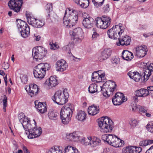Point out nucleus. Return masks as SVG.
<instances>
[{"mask_svg": "<svg viewBox=\"0 0 153 153\" xmlns=\"http://www.w3.org/2000/svg\"><path fill=\"white\" fill-rule=\"evenodd\" d=\"M70 34L73 36V39L76 42H81L84 37V33L80 27H78L69 32Z\"/></svg>", "mask_w": 153, "mask_h": 153, "instance_id": "nucleus-12", "label": "nucleus"}, {"mask_svg": "<svg viewBox=\"0 0 153 153\" xmlns=\"http://www.w3.org/2000/svg\"><path fill=\"white\" fill-rule=\"evenodd\" d=\"M26 18L27 19V22L28 23V20L30 19L31 18H32L30 15L28 14V12L27 11L26 13Z\"/></svg>", "mask_w": 153, "mask_h": 153, "instance_id": "nucleus-61", "label": "nucleus"}, {"mask_svg": "<svg viewBox=\"0 0 153 153\" xmlns=\"http://www.w3.org/2000/svg\"><path fill=\"white\" fill-rule=\"evenodd\" d=\"M72 105H66L63 107L60 111V115L62 123L67 124L71 120L73 113Z\"/></svg>", "mask_w": 153, "mask_h": 153, "instance_id": "nucleus-6", "label": "nucleus"}, {"mask_svg": "<svg viewBox=\"0 0 153 153\" xmlns=\"http://www.w3.org/2000/svg\"><path fill=\"white\" fill-rule=\"evenodd\" d=\"M34 37H35V40L36 41H39L41 38V37L39 35H37V34H34Z\"/></svg>", "mask_w": 153, "mask_h": 153, "instance_id": "nucleus-63", "label": "nucleus"}, {"mask_svg": "<svg viewBox=\"0 0 153 153\" xmlns=\"http://www.w3.org/2000/svg\"><path fill=\"white\" fill-rule=\"evenodd\" d=\"M148 51L147 46L145 45H143L137 47L135 48L134 54L138 58H143L146 54Z\"/></svg>", "mask_w": 153, "mask_h": 153, "instance_id": "nucleus-16", "label": "nucleus"}, {"mask_svg": "<svg viewBox=\"0 0 153 153\" xmlns=\"http://www.w3.org/2000/svg\"><path fill=\"white\" fill-rule=\"evenodd\" d=\"M36 122L35 120L27 126V128L24 129L25 131V133L29 138L32 139L39 137L42 134V129L40 127L37 129L35 128Z\"/></svg>", "mask_w": 153, "mask_h": 153, "instance_id": "nucleus-2", "label": "nucleus"}, {"mask_svg": "<svg viewBox=\"0 0 153 153\" xmlns=\"http://www.w3.org/2000/svg\"><path fill=\"white\" fill-rule=\"evenodd\" d=\"M153 71V64L150 63L149 66H147V69L144 71L143 73L144 74L143 81L144 82L146 81L148 79L149 77L151 75V72Z\"/></svg>", "mask_w": 153, "mask_h": 153, "instance_id": "nucleus-25", "label": "nucleus"}, {"mask_svg": "<svg viewBox=\"0 0 153 153\" xmlns=\"http://www.w3.org/2000/svg\"><path fill=\"white\" fill-rule=\"evenodd\" d=\"M139 144L141 146H146L149 144L148 140H146L141 141L140 143Z\"/></svg>", "mask_w": 153, "mask_h": 153, "instance_id": "nucleus-46", "label": "nucleus"}, {"mask_svg": "<svg viewBox=\"0 0 153 153\" xmlns=\"http://www.w3.org/2000/svg\"><path fill=\"white\" fill-rule=\"evenodd\" d=\"M146 128L149 132L153 133V123L148 124L146 126Z\"/></svg>", "mask_w": 153, "mask_h": 153, "instance_id": "nucleus-40", "label": "nucleus"}, {"mask_svg": "<svg viewBox=\"0 0 153 153\" xmlns=\"http://www.w3.org/2000/svg\"><path fill=\"white\" fill-rule=\"evenodd\" d=\"M111 50L110 49H105L99 56V60L100 62H102L107 59L111 55Z\"/></svg>", "mask_w": 153, "mask_h": 153, "instance_id": "nucleus-24", "label": "nucleus"}, {"mask_svg": "<svg viewBox=\"0 0 153 153\" xmlns=\"http://www.w3.org/2000/svg\"><path fill=\"white\" fill-rule=\"evenodd\" d=\"M86 116V114L84 111H80L77 113L76 117L79 120L83 121L85 119Z\"/></svg>", "mask_w": 153, "mask_h": 153, "instance_id": "nucleus-36", "label": "nucleus"}, {"mask_svg": "<svg viewBox=\"0 0 153 153\" xmlns=\"http://www.w3.org/2000/svg\"><path fill=\"white\" fill-rule=\"evenodd\" d=\"M100 108L99 106L93 105L90 106L88 108V114L91 115H94L99 113Z\"/></svg>", "mask_w": 153, "mask_h": 153, "instance_id": "nucleus-28", "label": "nucleus"}, {"mask_svg": "<svg viewBox=\"0 0 153 153\" xmlns=\"http://www.w3.org/2000/svg\"><path fill=\"white\" fill-rule=\"evenodd\" d=\"M16 24L21 36L25 38L27 37L30 34V27L27 23L24 21L18 19L16 20Z\"/></svg>", "mask_w": 153, "mask_h": 153, "instance_id": "nucleus-8", "label": "nucleus"}, {"mask_svg": "<svg viewBox=\"0 0 153 153\" xmlns=\"http://www.w3.org/2000/svg\"><path fill=\"white\" fill-rule=\"evenodd\" d=\"M50 45L51 46L50 48L51 49H53L54 50H55L57 49L59 47V46L57 44H55L53 43L51 44L50 43Z\"/></svg>", "mask_w": 153, "mask_h": 153, "instance_id": "nucleus-51", "label": "nucleus"}, {"mask_svg": "<svg viewBox=\"0 0 153 153\" xmlns=\"http://www.w3.org/2000/svg\"><path fill=\"white\" fill-rule=\"evenodd\" d=\"M104 153H114V152L111 149L106 148L104 149Z\"/></svg>", "mask_w": 153, "mask_h": 153, "instance_id": "nucleus-52", "label": "nucleus"}, {"mask_svg": "<svg viewBox=\"0 0 153 153\" xmlns=\"http://www.w3.org/2000/svg\"><path fill=\"white\" fill-rule=\"evenodd\" d=\"M119 140V142L118 143L119 144V145H120L119 147L121 146H122L123 144H124V142L123 140H121L119 138H118Z\"/></svg>", "mask_w": 153, "mask_h": 153, "instance_id": "nucleus-64", "label": "nucleus"}, {"mask_svg": "<svg viewBox=\"0 0 153 153\" xmlns=\"http://www.w3.org/2000/svg\"><path fill=\"white\" fill-rule=\"evenodd\" d=\"M28 23L33 27L36 28H40L45 25V22L42 20L35 18H31L28 20Z\"/></svg>", "mask_w": 153, "mask_h": 153, "instance_id": "nucleus-21", "label": "nucleus"}, {"mask_svg": "<svg viewBox=\"0 0 153 153\" xmlns=\"http://www.w3.org/2000/svg\"><path fill=\"white\" fill-rule=\"evenodd\" d=\"M141 76L138 73L136 72L133 79L136 82H138L140 79Z\"/></svg>", "mask_w": 153, "mask_h": 153, "instance_id": "nucleus-42", "label": "nucleus"}, {"mask_svg": "<svg viewBox=\"0 0 153 153\" xmlns=\"http://www.w3.org/2000/svg\"><path fill=\"white\" fill-rule=\"evenodd\" d=\"M18 117L20 122L22 124L24 128L27 129V126L31 123L30 119L25 116L23 113L19 114Z\"/></svg>", "mask_w": 153, "mask_h": 153, "instance_id": "nucleus-18", "label": "nucleus"}, {"mask_svg": "<svg viewBox=\"0 0 153 153\" xmlns=\"http://www.w3.org/2000/svg\"><path fill=\"white\" fill-rule=\"evenodd\" d=\"M139 110L140 112L145 113L147 111L146 108H145L143 106L140 107Z\"/></svg>", "mask_w": 153, "mask_h": 153, "instance_id": "nucleus-55", "label": "nucleus"}, {"mask_svg": "<svg viewBox=\"0 0 153 153\" xmlns=\"http://www.w3.org/2000/svg\"><path fill=\"white\" fill-rule=\"evenodd\" d=\"M130 146L127 147L123 150V153H130Z\"/></svg>", "mask_w": 153, "mask_h": 153, "instance_id": "nucleus-54", "label": "nucleus"}, {"mask_svg": "<svg viewBox=\"0 0 153 153\" xmlns=\"http://www.w3.org/2000/svg\"><path fill=\"white\" fill-rule=\"evenodd\" d=\"M9 66V65L7 63H4L3 65V67H4V69L5 70L8 69Z\"/></svg>", "mask_w": 153, "mask_h": 153, "instance_id": "nucleus-58", "label": "nucleus"}, {"mask_svg": "<svg viewBox=\"0 0 153 153\" xmlns=\"http://www.w3.org/2000/svg\"><path fill=\"white\" fill-rule=\"evenodd\" d=\"M116 85L115 82H112L107 85L105 87L102 88L101 86H99V88L103 91V94L105 97H108L113 94V92L116 88Z\"/></svg>", "mask_w": 153, "mask_h": 153, "instance_id": "nucleus-13", "label": "nucleus"}, {"mask_svg": "<svg viewBox=\"0 0 153 153\" xmlns=\"http://www.w3.org/2000/svg\"><path fill=\"white\" fill-rule=\"evenodd\" d=\"M56 71L62 72L66 70L68 68V65L64 60L61 59L58 61L56 62Z\"/></svg>", "mask_w": 153, "mask_h": 153, "instance_id": "nucleus-19", "label": "nucleus"}, {"mask_svg": "<svg viewBox=\"0 0 153 153\" xmlns=\"http://www.w3.org/2000/svg\"><path fill=\"white\" fill-rule=\"evenodd\" d=\"M58 113L52 110L50 111L48 113V116L49 118L53 120H55L57 119Z\"/></svg>", "mask_w": 153, "mask_h": 153, "instance_id": "nucleus-35", "label": "nucleus"}, {"mask_svg": "<svg viewBox=\"0 0 153 153\" xmlns=\"http://www.w3.org/2000/svg\"><path fill=\"white\" fill-rule=\"evenodd\" d=\"M131 126L133 127H135L138 123L137 120L136 119L131 120L130 123Z\"/></svg>", "mask_w": 153, "mask_h": 153, "instance_id": "nucleus-44", "label": "nucleus"}, {"mask_svg": "<svg viewBox=\"0 0 153 153\" xmlns=\"http://www.w3.org/2000/svg\"><path fill=\"white\" fill-rule=\"evenodd\" d=\"M34 103L36 108L38 112L42 114L46 112L47 108L46 104L45 103H43L39 102L38 101H35Z\"/></svg>", "mask_w": 153, "mask_h": 153, "instance_id": "nucleus-23", "label": "nucleus"}, {"mask_svg": "<svg viewBox=\"0 0 153 153\" xmlns=\"http://www.w3.org/2000/svg\"><path fill=\"white\" fill-rule=\"evenodd\" d=\"M47 153H62V152L59 149V146H55L48 150Z\"/></svg>", "mask_w": 153, "mask_h": 153, "instance_id": "nucleus-34", "label": "nucleus"}, {"mask_svg": "<svg viewBox=\"0 0 153 153\" xmlns=\"http://www.w3.org/2000/svg\"><path fill=\"white\" fill-rule=\"evenodd\" d=\"M124 27L121 24L114 26L107 31L108 37L112 39H117L124 32Z\"/></svg>", "mask_w": 153, "mask_h": 153, "instance_id": "nucleus-7", "label": "nucleus"}, {"mask_svg": "<svg viewBox=\"0 0 153 153\" xmlns=\"http://www.w3.org/2000/svg\"><path fill=\"white\" fill-rule=\"evenodd\" d=\"M22 4V0H10L9 1L8 5L10 9L18 13L21 9Z\"/></svg>", "mask_w": 153, "mask_h": 153, "instance_id": "nucleus-14", "label": "nucleus"}, {"mask_svg": "<svg viewBox=\"0 0 153 153\" xmlns=\"http://www.w3.org/2000/svg\"><path fill=\"white\" fill-rule=\"evenodd\" d=\"M126 100V99L125 98L124 94L119 92L115 94L114 97L112 99V102L115 105H120Z\"/></svg>", "mask_w": 153, "mask_h": 153, "instance_id": "nucleus-15", "label": "nucleus"}, {"mask_svg": "<svg viewBox=\"0 0 153 153\" xmlns=\"http://www.w3.org/2000/svg\"><path fill=\"white\" fill-rule=\"evenodd\" d=\"M21 79L22 82L24 84L26 83L27 81V78L26 75H23L21 77Z\"/></svg>", "mask_w": 153, "mask_h": 153, "instance_id": "nucleus-48", "label": "nucleus"}, {"mask_svg": "<svg viewBox=\"0 0 153 153\" xmlns=\"http://www.w3.org/2000/svg\"><path fill=\"white\" fill-rule=\"evenodd\" d=\"M147 90L149 94L152 96H153V86H150L147 87Z\"/></svg>", "mask_w": 153, "mask_h": 153, "instance_id": "nucleus-47", "label": "nucleus"}, {"mask_svg": "<svg viewBox=\"0 0 153 153\" xmlns=\"http://www.w3.org/2000/svg\"><path fill=\"white\" fill-rule=\"evenodd\" d=\"M97 84H92L89 87L88 89L89 92L93 94L101 91L99 88V86Z\"/></svg>", "mask_w": 153, "mask_h": 153, "instance_id": "nucleus-33", "label": "nucleus"}, {"mask_svg": "<svg viewBox=\"0 0 153 153\" xmlns=\"http://www.w3.org/2000/svg\"><path fill=\"white\" fill-rule=\"evenodd\" d=\"M104 1H92L94 5L96 7H98L101 6L103 4Z\"/></svg>", "mask_w": 153, "mask_h": 153, "instance_id": "nucleus-41", "label": "nucleus"}, {"mask_svg": "<svg viewBox=\"0 0 153 153\" xmlns=\"http://www.w3.org/2000/svg\"><path fill=\"white\" fill-rule=\"evenodd\" d=\"M122 54L123 59L126 60H131L134 57L133 53L127 50H124Z\"/></svg>", "mask_w": 153, "mask_h": 153, "instance_id": "nucleus-31", "label": "nucleus"}, {"mask_svg": "<svg viewBox=\"0 0 153 153\" xmlns=\"http://www.w3.org/2000/svg\"><path fill=\"white\" fill-rule=\"evenodd\" d=\"M3 106L7 107V97L6 95H4V99L3 100Z\"/></svg>", "mask_w": 153, "mask_h": 153, "instance_id": "nucleus-49", "label": "nucleus"}, {"mask_svg": "<svg viewBox=\"0 0 153 153\" xmlns=\"http://www.w3.org/2000/svg\"><path fill=\"white\" fill-rule=\"evenodd\" d=\"M136 73V72L131 71L128 72L127 74L131 78L133 79Z\"/></svg>", "mask_w": 153, "mask_h": 153, "instance_id": "nucleus-53", "label": "nucleus"}, {"mask_svg": "<svg viewBox=\"0 0 153 153\" xmlns=\"http://www.w3.org/2000/svg\"><path fill=\"white\" fill-rule=\"evenodd\" d=\"M69 94L67 89H64L62 92L58 91L56 92L52 99L54 102L59 105L65 104L68 101Z\"/></svg>", "mask_w": 153, "mask_h": 153, "instance_id": "nucleus-5", "label": "nucleus"}, {"mask_svg": "<svg viewBox=\"0 0 153 153\" xmlns=\"http://www.w3.org/2000/svg\"><path fill=\"white\" fill-rule=\"evenodd\" d=\"M50 68L51 66L47 63L39 64L36 66L33 72L34 77L39 80L42 79L45 75L46 71L50 70Z\"/></svg>", "mask_w": 153, "mask_h": 153, "instance_id": "nucleus-3", "label": "nucleus"}, {"mask_svg": "<svg viewBox=\"0 0 153 153\" xmlns=\"http://www.w3.org/2000/svg\"><path fill=\"white\" fill-rule=\"evenodd\" d=\"M63 152L64 153H79L76 148L70 145L65 146Z\"/></svg>", "mask_w": 153, "mask_h": 153, "instance_id": "nucleus-32", "label": "nucleus"}, {"mask_svg": "<svg viewBox=\"0 0 153 153\" xmlns=\"http://www.w3.org/2000/svg\"><path fill=\"white\" fill-rule=\"evenodd\" d=\"M47 51L41 46L37 47L32 50V55L34 58L38 61L43 58L45 56Z\"/></svg>", "mask_w": 153, "mask_h": 153, "instance_id": "nucleus-11", "label": "nucleus"}, {"mask_svg": "<svg viewBox=\"0 0 153 153\" xmlns=\"http://www.w3.org/2000/svg\"><path fill=\"white\" fill-rule=\"evenodd\" d=\"M130 153H140L142 151V148L140 147L130 146Z\"/></svg>", "mask_w": 153, "mask_h": 153, "instance_id": "nucleus-38", "label": "nucleus"}, {"mask_svg": "<svg viewBox=\"0 0 153 153\" xmlns=\"http://www.w3.org/2000/svg\"><path fill=\"white\" fill-rule=\"evenodd\" d=\"M91 146H94L100 145L101 144V141L99 139L96 138L95 140H91Z\"/></svg>", "mask_w": 153, "mask_h": 153, "instance_id": "nucleus-39", "label": "nucleus"}, {"mask_svg": "<svg viewBox=\"0 0 153 153\" xmlns=\"http://www.w3.org/2000/svg\"><path fill=\"white\" fill-rule=\"evenodd\" d=\"M136 96L139 97H145L149 94L147 89L141 88L137 90L135 93Z\"/></svg>", "mask_w": 153, "mask_h": 153, "instance_id": "nucleus-30", "label": "nucleus"}, {"mask_svg": "<svg viewBox=\"0 0 153 153\" xmlns=\"http://www.w3.org/2000/svg\"><path fill=\"white\" fill-rule=\"evenodd\" d=\"M145 153H153V145L148 149Z\"/></svg>", "mask_w": 153, "mask_h": 153, "instance_id": "nucleus-57", "label": "nucleus"}, {"mask_svg": "<svg viewBox=\"0 0 153 153\" xmlns=\"http://www.w3.org/2000/svg\"><path fill=\"white\" fill-rule=\"evenodd\" d=\"M98 74H99V76L102 77H105V73L103 72L102 70L96 72Z\"/></svg>", "mask_w": 153, "mask_h": 153, "instance_id": "nucleus-56", "label": "nucleus"}, {"mask_svg": "<svg viewBox=\"0 0 153 153\" xmlns=\"http://www.w3.org/2000/svg\"><path fill=\"white\" fill-rule=\"evenodd\" d=\"M25 89L31 97L36 96L38 94L39 90L37 85L32 84L25 87Z\"/></svg>", "mask_w": 153, "mask_h": 153, "instance_id": "nucleus-17", "label": "nucleus"}, {"mask_svg": "<svg viewBox=\"0 0 153 153\" xmlns=\"http://www.w3.org/2000/svg\"><path fill=\"white\" fill-rule=\"evenodd\" d=\"M102 138L104 142L115 147H119L120 146L118 143L119 141L118 138L115 135L105 134L102 136Z\"/></svg>", "mask_w": 153, "mask_h": 153, "instance_id": "nucleus-10", "label": "nucleus"}, {"mask_svg": "<svg viewBox=\"0 0 153 153\" xmlns=\"http://www.w3.org/2000/svg\"><path fill=\"white\" fill-rule=\"evenodd\" d=\"M94 19L91 17L88 16L84 18L82 22L83 26L85 28L89 29L91 28L93 25Z\"/></svg>", "mask_w": 153, "mask_h": 153, "instance_id": "nucleus-20", "label": "nucleus"}, {"mask_svg": "<svg viewBox=\"0 0 153 153\" xmlns=\"http://www.w3.org/2000/svg\"><path fill=\"white\" fill-rule=\"evenodd\" d=\"M81 142L82 144L84 145L87 146L89 145H91V142L92 138L91 137H88L87 138L82 137L81 139Z\"/></svg>", "mask_w": 153, "mask_h": 153, "instance_id": "nucleus-37", "label": "nucleus"}, {"mask_svg": "<svg viewBox=\"0 0 153 153\" xmlns=\"http://www.w3.org/2000/svg\"><path fill=\"white\" fill-rule=\"evenodd\" d=\"M118 39H119L118 42H116V44L118 46L120 45L127 46L130 44L131 41V38L127 35L122 36V38H119Z\"/></svg>", "mask_w": 153, "mask_h": 153, "instance_id": "nucleus-22", "label": "nucleus"}, {"mask_svg": "<svg viewBox=\"0 0 153 153\" xmlns=\"http://www.w3.org/2000/svg\"><path fill=\"white\" fill-rule=\"evenodd\" d=\"M46 83L49 88L56 86L58 83L57 79L54 76H51Z\"/></svg>", "mask_w": 153, "mask_h": 153, "instance_id": "nucleus-27", "label": "nucleus"}, {"mask_svg": "<svg viewBox=\"0 0 153 153\" xmlns=\"http://www.w3.org/2000/svg\"><path fill=\"white\" fill-rule=\"evenodd\" d=\"M98 125L102 132L107 133L111 132L112 131L113 123L108 117H102L98 122Z\"/></svg>", "mask_w": 153, "mask_h": 153, "instance_id": "nucleus-4", "label": "nucleus"}, {"mask_svg": "<svg viewBox=\"0 0 153 153\" xmlns=\"http://www.w3.org/2000/svg\"><path fill=\"white\" fill-rule=\"evenodd\" d=\"M105 77H102L99 76L97 72H94L92 74L91 80L95 82H104L106 81Z\"/></svg>", "mask_w": 153, "mask_h": 153, "instance_id": "nucleus-26", "label": "nucleus"}, {"mask_svg": "<svg viewBox=\"0 0 153 153\" xmlns=\"http://www.w3.org/2000/svg\"><path fill=\"white\" fill-rule=\"evenodd\" d=\"M103 10L105 13H108L110 10V8L108 4H106L104 5L103 8Z\"/></svg>", "mask_w": 153, "mask_h": 153, "instance_id": "nucleus-45", "label": "nucleus"}, {"mask_svg": "<svg viewBox=\"0 0 153 153\" xmlns=\"http://www.w3.org/2000/svg\"><path fill=\"white\" fill-rule=\"evenodd\" d=\"M73 46V45L72 44H70L66 46L65 47H64V48H66V51H68V53L70 54L69 52Z\"/></svg>", "mask_w": 153, "mask_h": 153, "instance_id": "nucleus-50", "label": "nucleus"}, {"mask_svg": "<svg viewBox=\"0 0 153 153\" xmlns=\"http://www.w3.org/2000/svg\"><path fill=\"white\" fill-rule=\"evenodd\" d=\"M23 149L24 153H30L28 150L27 149L26 147L25 146H23Z\"/></svg>", "mask_w": 153, "mask_h": 153, "instance_id": "nucleus-62", "label": "nucleus"}, {"mask_svg": "<svg viewBox=\"0 0 153 153\" xmlns=\"http://www.w3.org/2000/svg\"><path fill=\"white\" fill-rule=\"evenodd\" d=\"M87 2V1H85L82 2L79 5L82 7L83 8H86L88 6V5H86L85 4Z\"/></svg>", "mask_w": 153, "mask_h": 153, "instance_id": "nucleus-59", "label": "nucleus"}, {"mask_svg": "<svg viewBox=\"0 0 153 153\" xmlns=\"http://www.w3.org/2000/svg\"><path fill=\"white\" fill-rule=\"evenodd\" d=\"M111 18L108 16H105L102 17H97L95 18V22L97 27L102 29L107 28L110 25Z\"/></svg>", "mask_w": 153, "mask_h": 153, "instance_id": "nucleus-9", "label": "nucleus"}, {"mask_svg": "<svg viewBox=\"0 0 153 153\" xmlns=\"http://www.w3.org/2000/svg\"><path fill=\"white\" fill-rule=\"evenodd\" d=\"M78 18V15L75 10L69 8H66L63 19L64 25L68 28L72 27L76 23Z\"/></svg>", "mask_w": 153, "mask_h": 153, "instance_id": "nucleus-1", "label": "nucleus"}, {"mask_svg": "<svg viewBox=\"0 0 153 153\" xmlns=\"http://www.w3.org/2000/svg\"><path fill=\"white\" fill-rule=\"evenodd\" d=\"M46 10H47V13H49L52 11V4L51 3H49L47 4L46 6Z\"/></svg>", "mask_w": 153, "mask_h": 153, "instance_id": "nucleus-43", "label": "nucleus"}, {"mask_svg": "<svg viewBox=\"0 0 153 153\" xmlns=\"http://www.w3.org/2000/svg\"><path fill=\"white\" fill-rule=\"evenodd\" d=\"M66 137L67 139L70 140L77 141L80 140V136L79 133L78 132H75L67 134Z\"/></svg>", "mask_w": 153, "mask_h": 153, "instance_id": "nucleus-29", "label": "nucleus"}, {"mask_svg": "<svg viewBox=\"0 0 153 153\" xmlns=\"http://www.w3.org/2000/svg\"><path fill=\"white\" fill-rule=\"evenodd\" d=\"M99 36V34L98 33L96 32H94L92 35V38L94 39L97 38V37Z\"/></svg>", "mask_w": 153, "mask_h": 153, "instance_id": "nucleus-60", "label": "nucleus"}]
</instances>
